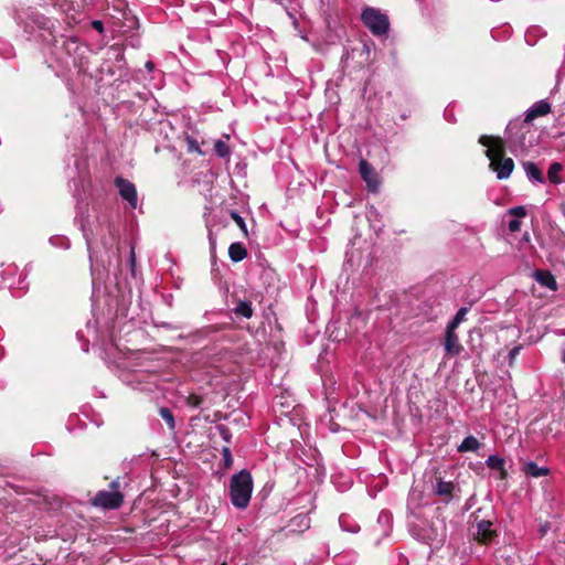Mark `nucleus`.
Masks as SVG:
<instances>
[{"mask_svg":"<svg viewBox=\"0 0 565 565\" xmlns=\"http://www.w3.org/2000/svg\"><path fill=\"white\" fill-rule=\"evenodd\" d=\"M215 428H216L218 435L221 436V438L225 443L230 444L231 440H232V433H231L230 428L227 426H225V425H222V424L216 425Z\"/></svg>","mask_w":565,"mask_h":565,"instance_id":"23","label":"nucleus"},{"mask_svg":"<svg viewBox=\"0 0 565 565\" xmlns=\"http://www.w3.org/2000/svg\"><path fill=\"white\" fill-rule=\"evenodd\" d=\"M135 262H136V258H135V252L134 249L131 250V255H130V263H131V266L134 267L135 266Z\"/></svg>","mask_w":565,"mask_h":565,"instance_id":"34","label":"nucleus"},{"mask_svg":"<svg viewBox=\"0 0 565 565\" xmlns=\"http://www.w3.org/2000/svg\"><path fill=\"white\" fill-rule=\"evenodd\" d=\"M458 487L451 481H445L443 478H436V482L433 487V493L440 498L444 503H449L454 497Z\"/></svg>","mask_w":565,"mask_h":565,"instance_id":"7","label":"nucleus"},{"mask_svg":"<svg viewBox=\"0 0 565 565\" xmlns=\"http://www.w3.org/2000/svg\"><path fill=\"white\" fill-rule=\"evenodd\" d=\"M526 177L539 183L544 182V177L540 168L534 162H525L523 164Z\"/></svg>","mask_w":565,"mask_h":565,"instance_id":"16","label":"nucleus"},{"mask_svg":"<svg viewBox=\"0 0 565 565\" xmlns=\"http://www.w3.org/2000/svg\"><path fill=\"white\" fill-rule=\"evenodd\" d=\"M489 167L493 172H495L499 180H503L511 175L514 169V162L511 158L503 157L502 159L494 161V164L490 163Z\"/></svg>","mask_w":565,"mask_h":565,"instance_id":"9","label":"nucleus"},{"mask_svg":"<svg viewBox=\"0 0 565 565\" xmlns=\"http://www.w3.org/2000/svg\"><path fill=\"white\" fill-rule=\"evenodd\" d=\"M115 185L119 190L120 196L126 200L132 209L137 206V190L132 182L121 177L115 179Z\"/></svg>","mask_w":565,"mask_h":565,"instance_id":"6","label":"nucleus"},{"mask_svg":"<svg viewBox=\"0 0 565 565\" xmlns=\"http://www.w3.org/2000/svg\"><path fill=\"white\" fill-rule=\"evenodd\" d=\"M233 311L236 316H241L246 319L252 318L254 315V309L252 307V302L248 300L238 301L237 306L233 309Z\"/></svg>","mask_w":565,"mask_h":565,"instance_id":"18","label":"nucleus"},{"mask_svg":"<svg viewBox=\"0 0 565 565\" xmlns=\"http://www.w3.org/2000/svg\"><path fill=\"white\" fill-rule=\"evenodd\" d=\"M362 23L375 36L386 35L390 30L388 17L379 9L367 7L361 13Z\"/></svg>","mask_w":565,"mask_h":565,"instance_id":"2","label":"nucleus"},{"mask_svg":"<svg viewBox=\"0 0 565 565\" xmlns=\"http://www.w3.org/2000/svg\"><path fill=\"white\" fill-rule=\"evenodd\" d=\"M508 227L512 233L519 232L521 228V222L518 218H513L509 222Z\"/></svg>","mask_w":565,"mask_h":565,"instance_id":"30","label":"nucleus"},{"mask_svg":"<svg viewBox=\"0 0 565 565\" xmlns=\"http://www.w3.org/2000/svg\"><path fill=\"white\" fill-rule=\"evenodd\" d=\"M486 465L488 468H490L491 470H498L500 471V478L501 479H505L507 476H508V472L504 468L505 466V460L502 458V457H499L497 455H490L487 460H486Z\"/></svg>","mask_w":565,"mask_h":565,"instance_id":"13","label":"nucleus"},{"mask_svg":"<svg viewBox=\"0 0 565 565\" xmlns=\"http://www.w3.org/2000/svg\"><path fill=\"white\" fill-rule=\"evenodd\" d=\"M253 489V477L248 470L243 469L234 473L228 483L231 503L238 510H245L249 505Z\"/></svg>","mask_w":565,"mask_h":565,"instance_id":"1","label":"nucleus"},{"mask_svg":"<svg viewBox=\"0 0 565 565\" xmlns=\"http://www.w3.org/2000/svg\"><path fill=\"white\" fill-rule=\"evenodd\" d=\"M92 26H93L96 31H98L99 33H102V32L104 31V24H103V22H102V21H99V20H94V21L92 22Z\"/></svg>","mask_w":565,"mask_h":565,"instance_id":"33","label":"nucleus"},{"mask_svg":"<svg viewBox=\"0 0 565 565\" xmlns=\"http://www.w3.org/2000/svg\"><path fill=\"white\" fill-rule=\"evenodd\" d=\"M203 402V398L202 396L198 395V394H190L188 397H186V405L190 406V407H199Z\"/></svg>","mask_w":565,"mask_h":565,"instance_id":"26","label":"nucleus"},{"mask_svg":"<svg viewBox=\"0 0 565 565\" xmlns=\"http://www.w3.org/2000/svg\"><path fill=\"white\" fill-rule=\"evenodd\" d=\"M214 151L217 154V157H220L222 159H228L231 156L230 146L221 139H217L214 142Z\"/></svg>","mask_w":565,"mask_h":565,"instance_id":"20","label":"nucleus"},{"mask_svg":"<svg viewBox=\"0 0 565 565\" xmlns=\"http://www.w3.org/2000/svg\"><path fill=\"white\" fill-rule=\"evenodd\" d=\"M222 458L225 468H230L233 465V458L230 447H223L222 449Z\"/></svg>","mask_w":565,"mask_h":565,"instance_id":"27","label":"nucleus"},{"mask_svg":"<svg viewBox=\"0 0 565 565\" xmlns=\"http://www.w3.org/2000/svg\"><path fill=\"white\" fill-rule=\"evenodd\" d=\"M551 113V104L545 100L534 103L524 114V124H531L535 118L546 116Z\"/></svg>","mask_w":565,"mask_h":565,"instance_id":"8","label":"nucleus"},{"mask_svg":"<svg viewBox=\"0 0 565 565\" xmlns=\"http://www.w3.org/2000/svg\"><path fill=\"white\" fill-rule=\"evenodd\" d=\"M533 277L541 286L546 287L552 291H556L558 288L557 281L550 270L536 269L533 273Z\"/></svg>","mask_w":565,"mask_h":565,"instance_id":"11","label":"nucleus"},{"mask_svg":"<svg viewBox=\"0 0 565 565\" xmlns=\"http://www.w3.org/2000/svg\"><path fill=\"white\" fill-rule=\"evenodd\" d=\"M299 521V525H305L306 527L309 526V519L305 515H298L296 516L292 522Z\"/></svg>","mask_w":565,"mask_h":565,"instance_id":"32","label":"nucleus"},{"mask_svg":"<svg viewBox=\"0 0 565 565\" xmlns=\"http://www.w3.org/2000/svg\"><path fill=\"white\" fill-rule=\"evenodd\" d=\"M228 256L234 263L242 262L247 257V249L241 242L232 243L228 247Z\"/></svg>","mask_w":565,"mask_h":565,"instance_id":"14","label":"nucleus"},{"mask_svg":"<svg viewBox=\"0 0 565 565\" xmlns=\"http://www.w3.org/2000/svg\"><path fill=\"white\" fill-rule=\"evenodd\" d=\"M345 521H348V516L341 515L340 519H339V523H340V525H341V527L343 530L352 532V533L358 532V530H359V525L358 524L345 525Z\"/></svg>","mask_w":565,"mask_h":565,"instance_id":"28","label":"nucleus"},{"mask_svg":"<svg viewBox=\"0 0 565 565\" xmlns=\"http://www.w3.org/2000/svg\"><path fill=\"white\" fill-rule=\"evenodd\" d=\"M562 360L565 363V350L563 351Z\"/></svg>","mask_w":565,"mask_h":565,"instance_id":"36","label":"nucleus"},{"mask_svg":"<svg viewBox=\"0 0 565 565\" xmlns=\"http://www.w3.org/2000/svg\"><path fill=\"white\" fill-rule=\"evenodd\" d=\"M494 535L492 530V523L490 521L482 520L477 524L476 539L481 543H489Z\"/></svg>","mask_w":565,"mask_h":565,"instance_id":"12","label":"nucleus"},{"mask_svg":"<svg viewBox=\"0 0 565 565\" xmlns=\"http://www.w3.org/2000/svg\"><path fill=\"white\" fill-rule=\"evenodd\" d=\"M563 170V166L558 162H553L547 171L548 181L553 184H559L562 179L559 177L561 171Z\"/></svg>","mask_w":565,"mask_h":565,"instance_id":"19","label":"nucleus"},{"mask_svg":"<svg viewBox=\"0 0 565 565\" xmlns=\"http://www.w3.org/2000/svg\"><path fill=\"white\" fill-rule=\"evenodd\" d=\"M481 447V444L475 436L466 437L461 444L457 447V451L460 454L468 451H477Z\"/></svg>","mask_w":565,"mask_h":565,"instance_id":"17","label":"nucleus"},{"mask_svg":"<svg viewBox=\"0 0 565 565\" xmlns=\"http://www.w3.org/2000/svg\"><path fill=\"white\" fill-rule=\"evenodd\" d=\"M232 220L236 223V225L245 233L247 234V226H246V223L244 221V218L236 212V211H232L230 213Z\"/></svg>","mask_w":565,"mask_h":565,"instance_id":"24","label":"nucleus"},{"mask_svg":"<svg viewBox=\"0 0 565 565\" xmlns=\"http://www.w3.org/2000/svg\"><path fill=\"white\" fill-rule=\"evenodd\" d=\"M159 414L162 417V419L168 424L169 428L174 429L175 422L172 412L168 407H161L159 409Z\"/></svg>","mask_w":565,"mask_h":565,"instance_id":"22","label":"nucleus"},{"mask_svg":"<svg viewBox=\"0 0 565 565\" xmlns=\"http://www.w3.org/2000/svg\"><path fill=\"white\" fill-rule=\"evenodd\" d=\"M146 67H147L149 71H151V70L154 67V65H153V63H152V62H150V61H149V62H147V63H146Z\"/></svg>","mask_w":565,"mask_h":565,"instance_id":"35","label":"nucleus"},{"mask_svg":"<svg viewBox=\"0 0 565 565\" xmlns=\"http://www.w3.org/2000/svg\"><path fill=\"white\" fill-rule=\"evenodd\" d=\"M523 472L532 478L545 477L550 473V469L546 467H539L534 461H527L522 468Z\"/></svg>","mask_w":565,"mask_h":565,"instance_id":"15","label":"nucleus"},{"mask_svg":"<svg viewBox=\"0 0 565 565\" xmlns=\"http://www.w3.org/2000/svg\"><path fill=\"white\" fill-rule=\"evenodd\" d=\"M468 312V309L466 307H461L456 316L452 318V320L447 324V328L456 330L458 326L465 320V317Z\"/></svg>","mask_w":565,"mask_h":565,"instance_id":"21","label":"nucleus"},{"mask_svg":"<svg viewBox=\"0 0 565 565\" xmlns=\"http://www.w3.org/2000/svg\"><path fill=\"white\" fill-rule=\"evenodd\" d=\"M479 143L487 147L486 156L490 163L494 164V161L504 157L505 146L500 137L482 135L479 138Z\"/></svg>","mask_w":565,"mask_h":565,"instance_id":"4","label":"nucleus"},{"mask_svg":"<svg viewBox=\"0 0 565 565\" xmlns=\"http://www.w3.org/2000/svg\"><path fill=\"white\" fill-rule=\"evenodd\" d=\"M111 491L100 490L92 499L93 507L103 510H117L124 503V494L119 491V481L114 480L110 482Z\"/></svg>","mask_w":565,"mask_h":565,"instance_id":"3","label":"nucleus"},{"mask_svg":"<svg viewBox=\"0 0 565 565\" xmlns=\"http://www.w3.org/2000/svg\"><path fill=\"white\" fill-rule=\"evenodd\" d=\"M520 350H521V347H514L513 349L510 350L509 352V360H510V364H512L513 360L518 356V354L520 353Z\"/></svg>","mask_w":565,"mask_h":565,"instance_id":"31","label":"nucleus"},{"mask_svg":"<svg viewBox=\"0 0 565 565\" xmlns=\"http://www.w3.org/2000/svg\"><path fill=\"white\" fill-rule=\"evenodd\" d=\"M509 214L515 217H524L526 215V210L524 206H515L509 210Z\"/></svg>","mask_w":565,"mask_h":565,"instance_id":"29","label":"nucleus"},{"mask_svg":"<svg viewBox=\"0 0 565 565\" xmlns=\"http://www.w3.org/2000/svg\"><path fill=\"white\" fill-rule=\"evenodd\" d=\"M444 345L447 355L456 356L460 354L462 345L459 342V337L457 335L456 330L449 328L446 329Z\"/></svg>","mask_w":565,"mask_h":565,"instance_id":"10","label":"nucleus"},{"mask_svg":"<svg viewBox=\"0 0 565 565\" xmlns=\"http://www.w3.org/2000/svg\"><path fill=\"white\" fill-rule=\"evenodd\" d=\"M186 145H188V151L189 152H196L199 154H202V150L200 148L199 142L193 137L188 136L186 137Z\"/></svg>","mask_w":565,"mask_h":565,"instance_id":"25","label":"nucleus"},{"mask_svg":"<svg viewBox=\"0 0 565 565\" xmlns=\"http://www.w3.org/2000/svg\"><path fill=\"white\" fill-rule=\"evenodd\" d=\"M359 172L362 180L366 183L370 192H377L380 188V179L377 172L366 160L361 159L359 162Z\"/></svg>","mask_w":565,"mask_h":565,"instance_id":"5","label":"nucleus"}]
</instances>
